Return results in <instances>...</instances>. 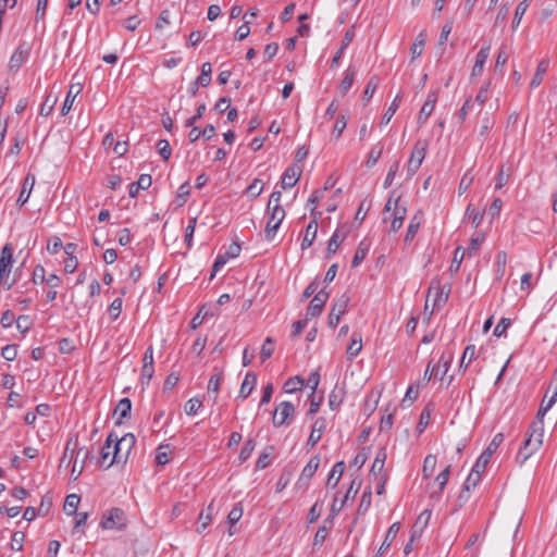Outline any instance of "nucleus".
Segmentation results:
<instances>
[{"label":"nucleus","instance_id":"13","mask_svg":"<svg viewBox=\"0 0 557 557\" xmlns=\"http://www.w3.org/2000/svg\"><path fill=\"white\" fill-rule=\"evenodd\" d=\"M302 173L301 166L297 164H292L288 166L283 175L281 181V186L283 189L290 188L296 185V183L299 181Z\"/></svg>","mask_w":557,"mask_h":557},{"label":"nucleus","instance_id":"26","mask_svg":"<svg viewBox=\"0 0 557 557\" xmlns=\"http://www.w3.org/2000/svg\"><path fill=\"white\" fill-rule=\"evenodd\" d=\"M361 349H362V337L360 334L355 332L351 336V341L346 350L348 359L356 358L359 355V352L361 351Z\"/></svg>","mask_w":557,"mask_h":557},{"label":"nucleus","instance_id":"25","mask_svg":"<svg viewBox=\"0 0 557 557\" xmlns=\"http://www.w3.org/2000/svg\"><path fill=\"white\" fill-rule=\"evenodd\" d=\"M399 529H400L399 522H395L388 528L385 539L379 548V554H384L386 552V549L391 546V544L397 536Z\"/></svg>","mask_w":557,"mask_h":557},{"label":"nucleus","instance_id":"19","mask_svg":"<svg viewBox=\"0 0 557 557\" xmlns=\"http://www.w3.org/2000/svg\"><path fill=\"white\" fill-rule=\"evenodd\" d=\"M319 466H320L319 455L311 457L310 460L308 461V463L302 469V472L299 476L298 482L299 483H301V482L308 483V481L313 476V474L318 470Z\"/></svg>","mask_w":557,"mask_h":557},{"label":"nucleus","instance_id":"16","mask_svg":"<svg viewBox=\"0 0 557 557\" xmlns=\"http://www.w3.org/2000/svg\"><path fill=\"white\" fill-rule=\"evenodd\" d=\"M325 428H326V420L324 418L320 417L314 421L311 433L307 441V445L310 448H313L319 443Z\"/></svg>","mask_w":557,"mask_h":557},{"label":"nucleus","instance_id":"22","mask_svg":"<svg viewBox=\"0 0 557 557\" xmlns=\"http://www.w3.org/2000/svg\"><path fill=\"white\" fill-rule=\"evenodd\" d=\"M257 383V375L253 372H248L240 385L239 398L246 399L253 391Z\"/></svg>","mask_w":557,"mask_h":557},{"label":"nucleus","instance_id":"57","mask_svg":"<svg viewBox=\"0 0 557 557\" xmlns=\"http://www.w3.org/2000/svg\"><path fill=\"white\" fill-rule=\"evenodd\" d=\"M322 506H323V503L315 502L312 505V507L309 509V512L307 516V521L309 524L315 522L319 519V517L321 516V512H322Z\"/></svg>","mask_w":557,"mask_h":557},{"label":"nucleus","instance_id":"31","mask_svg":"<svg viewBox=\"0 0 557 557\" xmlns=\"http://www.w3.org/2000/svg\"><path fill=\"white\" fill-rule=\"evenodd\" d=\"M113 433H110L100 451V466L103 467L104 469L106 465L108 463L107 460L109 459V457H113Z\"/></svg>","mask_w":557,"mask_h":557},{"label":"nucleus","instance_id":"50","mask_svg":"<svg viewBox=\"0 0 557 557\" xmlns=\"http://www.w3.org/2000/svg\"><path fill=\"white\" fill-rule=\"evenodd\" d=\"M222 377H223L222 373L214 374V375H212L210 377L209 383H208V393H213L214 394V401L218 398V394H219V389H220V384H221Z\"/></svg>","mask_w":557,"mask_h":557},{"label":"nucleus","instance_id":"9","mask_svg":"<svg viewBox=\"0 0 557 557\" xmlns=\"http://www.w3.org/2000/svg\"><path fill=\"white\" fill-rule=\"evenodd\" d=\"M350 301V297L347 294H343L339 298H337L327 317V324L330 327L335 329L342 318V315L346 312L348 304Z\"/></svg>","mask_w":557,"mask_h":557},{"label":"nucleus","instance_id":"40","mask_svg":"<svg viewBox=\"0 0 557 557\" xmlns=\"http://www.w3.org/2000/svg\"><path fill=\"white\" fill-rule=\"evenodd\" d=\"M450 474V465H448L435 479L438 483V492L432 493L431 497H438L445 488Z\"/></svg>","mask_w":557,"mask_h":557},{"label":"nucleus","instance_id":"1","mask_svg":"<svg viewBox=\"0 0 557 557\" xmlns=\"http://www.w3.org/2000/svg\"><path fill=\"white\" fill-rule=\"evenodd\" d=\"M393 190L383 209V222H387L392 218L389 232L396 233L401 228L407 215V208L399 206L400 196H395Z\"/></svg>","mask_w":557,"mask_h":557},{"label":"nucleus","instance_id":"2","mask_svg":"<svg viewBox=\"0 0 557 557\" xmlns=\"http://www.w3.org/2000/svg\"><path fill=\"white\" fill-rule=\"evenodd\" d=\"M113 457L106 465V469H109L114 463H125L136 443V437L133 433H127L121 438L113 433Z\"/></svg>","mask_w":557,"mask_h":557},{"label":"nucleus","instance_id":"48","mask_svg":"<svg viewBox=\"0 0 557 557\" xmlns=\"http://www.w3.org/2000/svg\"><path fill=\"white\" fill-rule=\"evenodd\" d=\"M399 102H400V96L397 95L382 117L383 124L389 123L391 119L393 117V115L395 114V112L397 111V109L399 107Z\"/></svg>","mask_w":557,"mask_h":557},{"label":"nucleus","instance_id":"23","mask_svg":"<svg viewBox=\"0 0 557 557\" xmlns=\"http://www.w3.org/2000/svg\"><path fill=\"white\" fill-rule=\"evenodd\" d=\"M454 355L453 352H444L438 361V364L433 367L432 373H434V376L436 377L438 374H441V380L448 371L450 363L453 361Z\"/></svg>","mask_w":557,"mask_h":557},{"label":"nucleus","instance_id":"5","mask_svg":"<svg viewBox=\"0 0 557 557\" xmlns=\"http://www.w3.org/2000/svg\"><path fill=\"white\" fill-rule=\"evenodd\" d=\"M100 527L104 530H123L126 527L124 510L117 507L108 510L100 521Z\"/></svg>","mask_w":557,"mask_h":557},{"label":"nucleus","instance_id":"36","mask_svg":"<svg viewBox=\"0 0 557 557\" xmlns=\"http://www.w3.org/2000/svg\"><path fill=\"white\" fill-rule=\"evenodd\" d=\"M380 84V79L376 75H373L369 78L366 89L363 91L362 100L364 103H368L372 96L374 95L375 90L377 89Z\"/></svg>","mask_w":557,"mask_h":557},{"label":"nucleus","instance_id":"54","mask_svg":"<svg viewBox=\"0 0 557 557\" xmlns=\"http://www.w3.org/2000/svg\"><path fill=\"white\" fill-rule=\"evenodd\" d=\"M255 446H256V443L252 438H248L245 442L244 446L242 447V449L239 451V456H238V458L242 462L246 461L250 457L251 453L255 449Z\"/></svg>","mask_w":557,"mask_h":557},{"label":"nucleus","instance_id":"52","mask_svg":"<svg viewBox=\"0 0 557 557\" xmlns=\"http://www.w3.org/2000/svg\"><path fill=\"white\" fill-rule=\"evenodd\" d=\"M212 511H213V504L211 503L207 507V513H205L203 511L200 512V515H199L200 525L198 528V532H202L209 525V523L211 521V517H212Z\"/></svg>","mask_w":557,"mask_h":557},{"label":"nucleus","instance_id":"21","mask_svg":"<svg viewBox=\"0 0 557 557\" xmlns=\"http://www.w3.org/2000/svg\"><path fill=\"white\" fill-rule=\"evenodd\" d=\"M132 411V401L129 398L125 397L122 398L117 405L115 406L114 413L119 416L117 420L115 421L116 425L122 424V420L125 418H128L131 416Z\"/></svg>","mask_w":557,"mask_h":557},{"label":"nucleus","instance_id":"41","mask_svg":"<svg viewBox=\"0 0 557 557\" xmlns=\"http://www.w3.org/2000/svg\"><path fill=\"white\" fill-rule=\"evenodd\" d=\"M170 454H171V451H170L169 444L159 445V447L157 448L156 463L158 466H165L170 461V459H169Z\"/></svg>","mask_w":557,"mask_h":557},{"label":"nucleus","instance_id":"6","mask_svg":"<svg viewBox=\"0 0 557 557\" xmlns=\"http://www.w3.org/2000/svg\"><path fill=\"white\" fill-rule=\"evenodd\" d=\"M426 149H428L426 140L419 139L416 143L413 150L410 154V158L408 160V163H407V174L409 177L413 176L417 173V171L419 170V168L422 164V161L425 157Z\"/></svg>","mask_w":557,"mask_h":557},{"label":"nucleus","instance_id":"24","mask_svg":"<svg viewBox=\"0 0 557 557\" xmlns=\"http://www.w3.org/2000/svg\"><path fill=\"white\" fill-rule=\"evenodd\" d=\"M318 223L315 220H311L306 227V233L301 243V249L309 248L317 237Z\"/></svg>","mask_w":557,"mask_h":557},{"label":"nucleus","instance_id":"35","mask_svg":"<svg viewBox=\"0 0 557 557\" xmlns=\"http://www.w3.org/2000/svg\"><path fill=\"white\" fill-rule=\"evenodd\" d=\"M425 40H426V32L425 30H421L418 36L416 37V40L413 42V45L411 46V54H412V59H416L418 57H420L422 54V51H423V47L425 45Z\"/></svg>","mask_w":557,"mask_h":557},{"label":"nucleus","instance_id":"61","mask_svg":"<svg viewBox=\"0 0 557 557\" xmlns=\"http://www.w3.org/2000/svg\"><path fill=\"white\" fill-rule=\"evenodd\" d=\"M122 305H123V300L122 298H115L110 307H109V314L111 317L112 320H116L121 312H122Z\"/></svg>","mask_w":557,"mask_h":557},{"label":"nucleus","instance_id":"59","mask_svg":"<svg viewBox=\"0 0 557 557\" xmlns=\"http://www.w3.org/2000/svg\"><path fill=\"white\" fill-rule=\"evenodd\" d=\"M196 224H197V218L195 216V218L189 219L188 225L186 226L184 240L188 248L191 247V242H193V236H194V232L196 228Z\"/></svg>","mask_w":557,"mask_h":557},{"label":"nucleus","instance_id":"62","mask_svg":"<svg viewBox=\"0 0 557 557\" xmlns=\"http://www.w3.org/2000/svg\"><path fill=\"white\" fill-rule=\"evenodd\" d=\"M511 320L508 318H502L500 321L497 323V325L494 329V336L500 337L505 335L507 329L510 326Z\"/></svg>","mask_w":557,"mask_h":557},{"label":"nucleus","instance_id":"11","mask_svg":"<svg viewBox=\"0 0 557 557\" xmlns=\"http://www.w3.org/2000/svg\"><path fill=\"white\" fill-rule=\"evenodd\" d=\"M30 53V47L26 42H22L13 52L9 61V69L11 71H17L24 62L28 59Z\"/></svg>","mask_w":557,"mask_h":557},{"label":"nucleus","instance_id":"3","mask_svg":"<svg viewBox=\"0 0 557 557\" xmlns=\"http://www.w3.org/2000/svg\"><path fill=\"white\" fill-rule=\"evenodd\" d=\"M13 264V248L11 244H5L1 250L0 256V284L8 290L10 289L15 280L10 281V273Z\"/></svg>","mask_w":557,"mask_h":557},{"label":"nucleus","instance_id":"33","mask_svg":"<svg viewBox=\"0 0 557 557\" xmlns=\"http://www.w3.org/2000/svg\"><path fill=\"white\" fill-rule=\"evenodd\" d=\"M81 502V497L77 494H70L66 496L64 502V512L69 516L75 515Z\"/></svg>","mask_w":557,"mask_h":557},{"label":"nucleus","instance_id":"18","mask_svg":"<svg viewBox=\"0 0 557 557\" xmlns=\"http://www.w3.org/2000/svg\"><path fill=\"white\" fill-rule=\"evenodd\" d=\"M354 37H355V30H354V26H351L350 28H348L345 32V35H344V37L342 39V45H341L339 49L336 51L335 55L333 57V59L331 61V66L332 67H335V66H337L339 64L341 58L343 57L345 50L348 48V46L352 41Z\"/></svg>","mask_w":557,"mask_h":557},{"label":"nucleus","instance_id":"20","mask_svg":"<svg viewBox=\"0 0 557 557\" xmlns=\"http://www.w3.org/2000/svg\"><path fill=\"white\" fill-rule=\"evenodd\" d=\"M34 184H35V175L30 174V173L27 174L24 178L23 186H22L21 193H20L17 201H16L18 206L22 207L27 202L30 191L34 187Z\"/></svg>","mask_w":557,"mask_h":557},{"label":"nucleus","instance_id":"44","mask_svg":"<svg viewBox=\"0 0 557 557\" xmlns=\"http://www.w3.org/2000/svg\"><path fill=\"white\" fill-rule=\"evenodd\" d=\"M530 5V0H522L516 8V11H515V16H513V20H512V25L511 27L513 29H516L519 24H520V21L522 18V16L524 15L525 11L528 10Z\"/></svg>","mask_w":557,"mask_h":557},{"label":"nucleus","instance_id":"53","mask_svg":"<svg viewBox=\"0 0 557 557\" xmlns=\"http://www.w3.org/2000/svg\"><path fill=\"white\" fill-rule=\"evenodd\" d=\"M466 215H468L474 227H478L482 220H483V213L476 210L472 205H469L466 209Z\"/></svg>","mask_w":557,"mask_h":557},{"label":"nucleus","instance_id":"29","mask_svg":"<svg viewBox=\"0 0 557 557\" xmlns=\"http://www.w3.org/2000/svg\"><path fill=\"white\" fill-rule=\"evenodd\" d=\"M344 470H345V462L344 461L336 462L333 466L332 471L329 474L326 484L331 485L333 488L336 487L339 482L341 476L344 473Z\"/></svg>","mask_w":557,"mask_h":557},{"label":"nucleus","instance_id":"43","mask_svg":"<svg viewBox=\"0 0 557 557\" xmlns=\"http://www.w3.org/2000/svg\"><path fill=\"white\" fill-rule=\"evenodd\" d=\"M305 385V380L301 377V376H294V377H289L285 383H284V389L286 393H294L298 389H301L302 386Z\"/></svg>","mask_w":557,"mask_h":557},{"label":"nucleus","instance_id":"60","mask_svg":"<svg viewBox=\"0 0 557 557\" xmlns=\"http://www.w3.org/2000/svg\"><path fill=\"white\" fill-rule=\"evenodd\" d=\"M202 406V403L200 399L194 397L190 398L184 406L185 412L188 416H194L197 413L199 408Z\"/></svg>","mask_w":557,"mask_h":557},{"label":"nucleus","instance_id":"55","mask_svg":"<svg viewBox=\"0 0 557 557\" xmlns=\"http://www.w3.org/2000/svg\"><path fill=\"white\" fill-rule=\"evenodd\" d=\"M419 227H420V221L418 220L417 215H414L408 225L407 233L405 236V242H407V243L411 242L414 238Z\"/></svg>","mask_w":557,"mask_h":557},{"label":"nucleus","instance_id":"17","mask_svg":"<svg viewBox=\"0 0 557 557\" xmlns=\"http://www.w3.org/2000/svg\"><path fill=\"white\" fill-rule=\"evenodd\" d=\"M490 50H491V44H485L482 46V48L480 49V51L476 54L475 63L472 67V72H471L472 76H479L482 74L484 64L490 55Z\"/></svg>","mask_w":557,"mask_h":557},{"label":"nucleus","instance_id":"63","mask_svg":"<svg viewBox=\"0 0 557 557\" xmlns=\"http://www.w3.org/2000/svg\"><path fill=\"white\" fill-rule=\"evenodd\" d=\"M263 190V184L261 180L255 178L252 183L247 187L246 193L252 197H258Z\"/></svg>","mask_w":557,"mask_h":557},{"label":"nucleus","instance_id":"7","mask_svg":"<svg viewBox=\"0 0 557 557\" xmlns=\"http://www.w3.org/2000/svg\"><path fill=\"white\" fill-rule=\"evenodd\" d=\"M504 442V434L497 433L492 438L491 443L486 447V449L480 455V457L476 459L475 463V471H485L486 466L490 462V459L492 455L497 450V448L500 446V444Z\"/></svg>","mask_w":557,"mask_h":557},{"label":"nucleus","instance_id":"4","mask_svg":"<svg viewBox=\"0 0 557 557\" xmlns=\"http://www.w3.org/2000/svg\"><path fill=\"white\" fill-rule=\"evenodd\" d=\"M267 214H269V220L267 222L264 233L265 239L271 240L285 218V210L282 206L277 205H274L273 207L267 206Z\"/></svg>","mask_w":557,"mask_h":557},{"label":"nucleus","instance_id":"46","mask_svg":"<svg viewBox=\"0 0 557 557\" xmlns=\"http://www.w3.org/2000/svg\"><path fill=\"white\" fill-rule=\"evenodd\" d=\"M435 467H436V457L434 455H428L423 461V469H422L423 476L430 478L433 474Z\"/></svg>","mask_w":557,"mask_h":557},{"label":"nucleus","instance_id":"56","mask_svg":"<svg viewBox=\"0 0 557 557\" xmlns=\"http://www.w3.org/2000/svg\"><path fill=\"white\" fill-rule=\"evenodd\" d=\"M157 150L163 160L168 161L172 153V148L166 139H160L157 143Z\"/></svg>","mask_w":557,"mask_h":557},{"label":"nucleus","instance_id":"42","mask_svg":"<svg viewBox=\"0 0 557 557\" xmlns=\"http://www.w3.org/2000/svg\"><path fill=\"white\" fill-rule=\"evenodd\" d=\"M475 358V346L474 345H468L462 354L460 363H459V370L467 369L470 364V362Z\"/></svg>","mask_w":557,"mask_h":557},{"label":"nucleus","instance_id":"14","mask_svg":"<svg viewBox=\"0 0 557 557\" xmlns=\"http://www.w3.org/2000/svg\"><path fill=\"white\" fill-rule=\"evenodd\" d=\"M484 471H475V466L472 467V470L471 472L469 473V475L467 476L465 483H463V487H462V491L460 492L459 494V499H463L465 502H467L469 499V492L471 488H474L478 483L480 482L481 480V473H483Z\"/></svg>","mask_w":557,"mask_h":557},{"label":"nucleus","instance_id":"45","mask_svg":"<svg viewBox=\"0 0 557 557\" xmlns=\"http://www.w3.org/2000/svg\"><path fill=\"white\" fill-rule=\"evenodd\" d=\"M57 101L58 98L55 96L48 95L40 106L39 114L42 116H48L52 112Z\"/></svg>","mask_w":557,"mask_h":557},{"label":"nucleus","instance_id":"10","mask_svg":"<svg viewBox=\"0 0 557 557\" xmlns=\"http://www.w3.org/2000/svg\"><path fill=\"white\" fill-rule=\"evenodd\" d=\"M329 297H330V294L326 290L321 289L320 292H318L313 296V298L311 299V301L307 308V313H306L307 318L319 317L322 313Z\"/></svg>","mask_w":557,"mask_h":557},{"label":"nucleus","instance_id":"47","mask_svg":"<svg viewBox=\"0 0 557 557\" xmlns=\"http://www.w3.org/2000/svg\"><path fill=\"white\" fill-rule=\"evenodd\" d=\"M382 152H383L382 146L376 145V146L372 147L369 152V157L366 162V165L368 168H373L377 163L379 159L381 158Z\"/></svg>","mask_w":557,"mask_h":557},{"label":"nucleus","instance_id":"30","mask_svg":"<svg viewBox=\"0 0 557 557\" xmlns=\"http://www.w3.org/2000/svg\"><path fill=\"white\" fill-rule=\"evenodd\" d=\"M548 66H549V60L548 59H543V60L540 61V63L537 64L535 74H534V76H533V78H532V81L530 83V87L531 88H535V87L540 86V84L543 81L544 74L548 70Z\"/></svg>","mask_w":557,"mask_h":557},{"label":"nucleus","instance_id":"37","mask_svg":"<svg viewBox=\"0 0 557 557\" xmlns=\"http://www.w3.org/2000/svg\"><path fill=\"white\" fill-rule=\"evenodd\" d=\"M211 73H212V66L210 62H205L201 65V73L196 78L198 81V84L201 85V87H207L211 83Z\"/></svg>","mask_w":557,"mask_h":557},{"label":"nucleus","instance_id":"64","mask_svg":"<svg viewBox=\"0 0 557 557\" xmlns=\"http://www.w3.org/2000/svg\"><path fill=\"white\" fill-rule=\"evenodd\" d=\"M343 403V395L341 392L333 389L329 395V406L332 410L337 409Z\"/></svg>","mask_w":557,"mask_h":557},{"label":"nucleus","instance_id":"32","mask_svg":"<svg viewBox=\"0 0 557 557\" xmlns=\"http://www.w3.org/2000/svg\"><path fill=\"white\" fill-rule=\"evenodd\" d=\"M543 432L542 429H539V432L533 429V432L529 435L528 438L523 442V447H529L532 450L536 451L539 447L542 445Z\"/></svg>","mask_w":557,"mask_h":557},{"label":"nucleus","instance_id":"39","mask_svg":"<svg viewBox=\"0 0 557 557\" xmlns=\"http://www.w3.org/2000/svg\"><path fill=\"white\" fill-rule=\"evenodd\" d=\"M385 459H386L385 448H381L377 451L376 457H375V459H374V461L372 463L370 473L373 474V475H376V474L381 473V471L384 468Z\"/></svg>","mask_w":557,"mask_h":557},{"label":"nucleus","instance_id":"58","mask_svg":"<svg viewBox=\"0 0 557 557\" xmlns=\"http://www.w3.org/2000/svg\"><path fill=\"white\" fill-rule=\"evenodd\" d=\"M372 494L370 488H367L361 496L360 504L358 506V513H364L371 506Z\"/></svg>","mask_w":557,"mask_h":557},{"label":"nucleus","instance_id":"49","mask_svg":"<svg viewBox=\"0 0 557 557\" xmlns=\"http://www.w3.org/2000/svg\"><path fill=\"white\" fill-rule=\"evenodd\" d=\"M346 126L347 117L344 114H339L333 126L332 135L335 136L336 139L339 138Z\"/></svg>","mask_w":557,"mask_h":557},{"label":"nucleus","instance_id":"12","mask_svg":"<svg viewBox=\"0 0 557 557\" xmlns=\"http://www.w3.org/2000/svg\"><path fill=\"white\" fill-rule=\"evenodd\" d=\"M433 289H435V298L433 301V308L440 309L447 302L448 296L450 293V287L446 286V285L441 286L438 281L436 283L432 282V284L429 288L428 297L431 295Z\"/></svg>","mask_w":557,"mask_h":557},{"label":"nucleus","instance_id":"34","mask_svg":"<svg viewBox=\"0 0 557 557\" xmlns=\"http://www.w3.org/2000/svg\"><path fill=\"white\" fill-rule=\"evenodd\" d=\"M332 528H333V521L329 520V525H321L318 529V531L315 532L314 537H313V544H312L313 548L322 546V544L324 543V541L329 534V531Z\"/></svg>","mask_w":557,"mask_h":557},{"label":"nucleus","instance_id":"38","mask_svg":"<svg viewBox=\"0 0 557 557\" xmlns=\"http://www.w3.org/2000/svg\"><path fill=\"white\" fill-rule=\"evenodd\" d=\"M368 251L369 245L366 244L364 240L360 242L352 258L351 267L357 268L364 260Z\"/></svg>","mask_w":557,"mask_h":557},{"label":"nucleus","instance_id":"51","mask_svg":"<svg viewBox=\"0 0 557 557\" xmlns=\"http://www.w3.org/2000/svg\"><path fill=\"white\" fill-rule=\"evenodd\" d=\"M274 352V341L271 337H267L262 347L260 357L262 361L269 359Z\"/></svg>","mask_w":557,"mask_h":557},{"label":"nucleus","instance_id":"15","mask_svg":"<svg viewBox=\"0 0 557 557\" xmlns=\"http://www.w3.org/2000/svg\"><path fill=\"white\" fill-rule=\"evenodd\" d=\"M436 101H437V91L429 92V95L419 112V116H418L419 124H424L428 121L429 116L431 115V113L434 110Z\"/></svg>","mask_w":557,"mask_h":557},{"label":"nucleus","instance_id":"27","mask_svg":"<svg viewBox=\"0 0 557 557\" xmlns=\"http://www.w3.org/2000/svg\"><path fill=\"white\" fill-rule=\"evenodd\" d=\"M356 76V69L354 66H348L345 71V76L342 79L338 89L339 92L344 96L348 92V90L351 88L354 81Z\"/></svg>","mask_w":557,"mask_h":557},{"label":"nucleus","instance_id":"28","mask_svg":"<svg viewBox=\"0 0 557 557\" xmlns=\"http://www.w3.org/2000/svg\"><path fill=\"white\" fill-rule=\"evenodd\" d=\"M346 238V233L344 234H339V231L336 230L333 235L331 236V238L329 239V243H327V248H326V258H330L331 256L335 255L341 243Z\"/></svg>","mask_w":557,"mask_h":557},{"label":"nucleus","instance_id":"8","mask_svg":"<svg viewBox=\"0 0 557 557\" xmlns=\"http://www.w3.org/2000/svg\"><path fill=\"white\" fill-rule=\"evenodd\" d=\"M295 416V407L290 401H282L274 410L272 422L273 425L280 428L289 424Z\"/></svg>","mask_w":557,"mask_h":557}]
</instances>
